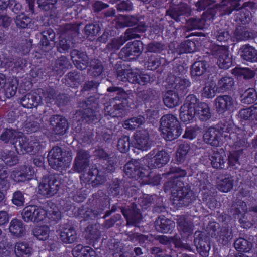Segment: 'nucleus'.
I'll return each mask as SVG.
<instances>
[{
  "instance_id": "18",
  "label": "nucleus",
  "mask_w": 257,
  "mask_h": 257,
  "mask_svg": "<svg viewBox=\"0 0 257 257\" xmlns=\"http://www.w3.org/2000/svg\"><path fill=\"white\" fill-rule=\"evenodd\" d=\"M9 230L12 236L21 237L25 235L26 227L21 220L15 218L11 221L9 226Z\"/></svg>"
},
{
  "instance_id": "61",
  "label": "nucleus",
  "mask_w": 257,
  "mask_h": 257,
  "mask_svg": "<svg viewBox=\"0 0 257 257\" xmlns=\"http://www.w3.org/2000/svg\"><path fill=\"white\" fill-rule=\"evenodd\" d=\"M237 215L241 227L244 228H248L252 225V223L248 220L247 213H245L244 214L240 213Z\"/></svg>"
},
{
  "instance_id": "36",
  "label": "nucleus",
  "mask_w": 257,
  "mask_h": 257,
  "mask_svg": "<svg viewBox=\"0 0 257 257\" xmlns=\"http://www.w3.org/2000/svg\"><path fill=\"white\" fill-rule=\"evenodd\" d=\"M232 74L238 78L250 79L254 75L253 71L248 68L236 67L232 70Z\"/></svg>"
},
{
  "instance_id": "51",
  "label": "nucleus",
  "mask_w": 257,
  "mask_h": 257,
  "mask_svg": "<svg viewBox=\"0 0 257 257\" xmlns=\"http://www.w3.org/2000/svg\"><path fill=\"white\" fill-rule=\"evenodd\" d=\"M120 23L123 27H131L140 24L136 17L132 15H122Z\"/></svg>"
},
{
  "instance_id": "50",
  "label": "nucleus",
  "mask_w": 257,
  "mask_h": 257,
  "mask_svg": "<svg viewBox=\"0 0 257 257\" xmlns=\"http://www.w3.org/2000/svg\"><path fill=\"white\" fill-rule=\"evenodd\" d=\"M233 179L231 177H225L218 182V189L223 192L229 191L232 187Z\"/></svg>"
},
{
  "instance_id": "13",
  "label": "nucleus",
  "mask_w": 257,
  "mask_h": 257,
  "mask_svg": "<svg viewBox=\"0 0 257 257\" xmlns=\"http://www.w3.org/2000/svg\"><path fill=\"white\" fill-rule=\"evenodd\" d=\"M215 101L216 108L220 113L229 112L233 110V99L228 95L218 96L215 99Z\"/></svg>"
},
{
  "instance_id": "6",
  "label": "nucleus",
  "mask_w": 257,
  "mask_h": 257,
  "mask_svg": "<svg viewBox=\"0 0 257 257\" xmlns=\"http://www.w3.org/2000/svg\"><path fill=\"white\" fill-rule=\"evenodd\" d=\"M35 67L31 68L30 71V76L34 79V81H37L40 79L45 81L49 79H53L51 77H55V79L59 80L61 76V72L58 70V65H49L46 69L39 68L40 65H34Z\"/></svg>"
},
{
  "instance_id": "29",
  "label": "nucleus",
  "mask_w": 257,
  "mask_h": 257,
  "mask_svg": "<svg viewBox=\"0 0 257 257\" xmlns=\"http://www.w3.org/2000/svg\"><path fill=\"white\" fill-rule=\"evenodd\" d=\"M175 226L174 222L163 217H159L156 221L157 229L163 233L169 232L175 227Z\"/></svg>"
},
{
  "instance_id": "57",
  "label": "nucleus",
  "mask_w": 257,
  "mask_h": 257,
  "mask_svg": "<svg viewBox=\"0 0 257 257\" xmlns=\"http://www.w3.org/2000/svg\"><path fill=\"white\" fill-rule=\"evenodd\" d=\"M165 48V45L159 42H153L147 45V50L150 52L160 53Z\"/></svg>"
},
{
  "instance_id": "8",
  "label": "nucleus",
  "mask_w": 257,
  "mask_h": 257,
  "mask_svg": "<svg viewBox=\"0 0 257 257\" xmlns=\"http://www.w3.org/2000/svg\"><path fill=\"white\" fill-rule=\"evenodd\" d=\"M197 102L195 96L190 95L187 97L184 104L180 108V118L182 121L188 123L193 119L195 116V105Z\"/></svg>"
},
{
  "instance_id": "21",
  "label": "nucleus",
  "mask_w": 257,
  "mask_h": 257,
  "mask_svg": "<svg viewBox=\"0 0 257 257\" xmlns=\"http://www.w3.org/2000/svg\"><path fill=\"white\" fill-rule=\"evenodd\" d=\"M241 58L251 63L257 62V50L249 45H243L240 48Z\"/></svg>"
},
{
  "instance_id": "25",
  "label": "nucleus",
  "mask_w": 257,
  "mask_h": 257,
  "mask_svg": "<svg viewBox=\"0 0 257 257\" xmlns=\"http://www.w3.org/2000/svg\"><path fill=\"white\" fill-rule=\"evenodd\" d=\"M214 35L217 41L226 42L230 38V33L228 28L223 24L216 25L214 29Z\"/></svg>"
},
{
  "instance_id": "15",
  "label": "nucleus",
  "mask_w": 257,
  "mask_h": 257,
  "mask_svg": "<svg viewBox=\"0 0 257 257\" xmlns=\"http://www.w3.org/2000/svg\"><path fill=\"white\" fill-rule=\"evenodd\" d=\"M42 38L40 41V47L42 50L48 52L54 46V39L55 34L51 28H48L42 32Z\"/></svg>"
},
{
  "instance_id": "31",
  "label": "nucleus",
  "mask_w": 257,
  "mask_h": 257,
  "mask_svg": "<svg viewBox=\"0 0 257 257\" xmlns=\"http://www.w3.org/2000/svg\"><path fill=\"white\" fill-rule=\"evenodd\" d=\"M219 132L215 128H209L203 136L204 141L212 146H216L219 145L218 135Z\"/></svg>"
},
{
  "instance_id": "37",
  "label": "nucleus",
  "mask_w": 257,
  "mask_h": 257,
  "mask_svg": "<svg viewBox=\"0 0 257 257\" xmlns=\"http://www.w3.org/2000/svg\"><path fill=\"white\" fill-rule=\"evenodd\" d=\"M71 58L74 64H85L88 63V57L84 52L73 50L70 52Z\"/></svg>"
},
{
  "instance_id": "47",
  "label": "nucleus",
  "mask_w": 257,
  "mask_h": 257,
  "mask_svg": "<svg viewBox=\"0 0 257 257\" xmlns=\"http://www.w3.org/2000/svg\"><path fill=\"white\" fill-rule=\"evenodd\" d=\"M257 98V94L254 89L250 88L246 90L242 96L241 101L246 104L253 103Z\"/></svg>"
},
{
  "instance_id": "41",
  "label": "nucleus",
  "mask_w": 257,
  "mask_h": 257,
  "mask_svg": "<svg viewBox=\"0 0 257 257\" xmlns=\"http://www.w3.org/2000/svg\"><path fill=\"white\" fill-rule=\"evenodd\" d=\"M145 122V118L141 116L134 117L124 121L123 127L125 129L133 130Z\"/></svg>"
},
{
  "instance_id": "11",
  "label": "nucleus",
  "mask_w": 257,
  "mask_h": 257,
  "mask_svg": "<svg viewBox=\"0 0 257 257\" xmlns=\"http://www.w3.org/2000/svg\"><path fill=\"white\" fill-rule=\"evenodd\" d=\"M165 86L168 89L174 88L180 94L186 92V89L190 85V82L186 79L175 77L174 75H170L166 79Z\"/></svg>"
},
{
  "instance_id": "38",
  "label": "nucleus",
  "mask_w": 257,
  "mask_h": 257,
  "mask_svg": "<svg viewBox=\"0 0 257 257\" xmlns=\"http://www.w3.org/2000/svg\"><path fill=\"white\" fill-rule=\"evenodd\" d=\"M16 26L20 29H24L30 26L31 19L23 13L16 16L14 19Z\"/></svg>"
},
{
  "instance_id": "4",
  "label": "nucleus",
  "mask_w": 257,
  "mask_h": 257,
  "mask_svg": "<svg viewBox=\"0 0 257 257\" xmlns=\"http://www.w3.org/2000/svg\"><path fill=\"white\" fill-rule=\"evenodd\" d=\"M61 184L59 175H50L47 179L45 178L42 182L39 183L38 193L46 198L51 197L57 194Z\"/></svg>"
},
{
  "instance_id": "20",
  "label": "nucleus",
  "mask_w": 257,
  "mask_h": 257,
  "mask_svg": "<svg viewBox=\"0 0 257 257\" xmlns=\"http://www.w3.org/2000/svg\"><path fill=\"white\" fill-rule=\"evenodd\" d=\"M20 135L19 132L14 128H5L0 136V139L6 144L14 145L17 143Z\"/></svg>"
},
{
  "instance_id": "27",
  "label": "nucleus",
  "mask_w": 257,
  "mask_h": 257,
  "mask_svg": "<svg viewBox=\"0 0 257 257\" xmlns=\"http://www.w3.org/2000/svg\"><path fill=\"white\" fill-rule=\"evenodd\" d=\"M225 153L221 149L218 152H214L210 158L212 166L214 168H222L225 162Z\"/></svg>"
},
{
  "instance_id": "53",
  "label": "nucleus",
  "mask_w": 257,
  "mask_h": 257,
  "mask_svg": "<svg viewBox=\"0 0 257 257\" xmlns=\"http://www.w3.org/2000/svg\"><path fill=\"white\" fill-rule=\"evenodd\" d=\"M237 14V18L243 24L249 23L251 20V13L247 9H240Z\"/></svg>"
},
{
  "instance_id": "64",
  "label": "nucleus",
  "mask_w": 257,
  "mask_h": 257,
  "mask_svg": "<svg viewBox=\"0 0 257 257\" xmlns=\"http://www.w3.org/2000/svg\"><path fill=\"white\" fill-rule=\"evenodd\" d=\"M240 153V151H235L230 153L228 157V163L230 166H233L238 164V156Z\"/></svg>"
},
{
  "instance_id": "54",
  "label": "nucleus",
  "mask_w": 257,
  "mask_h": 257,
  "mask_svg": "<svg viewBox=\"0 0 257 257\" xmlns=\"http://www.w3.org/2000/svg\"><path fill=\"white\" fill-rule=\"evenodd\" d=\"M234 84L233 80L229 77L222 78L218 82V92L226 90L231 87Z\"/></svg>"
},
{
  "instance_id": "30",
  "label": "nucleus",
  "mask_w": 257,
  "mask_h": 257,
  "mask_svg": "<svg viewBox=\"0 0 257 257\" xmlns=\"http://www.w3.org/2000/svg\"><path fill=\"white\" fill-rule=\"evenodd\" d=\"M195 116L198 117L200 120H206L210 117V109L208 105L204 103L195 105Z\"/></svg>"
},
{
  "instance_id": "48",
  "label": "nucleus",
  "mask_w": 257,
  "mask_h": 257,
  "mask_svg": "<svg viewBox=\"0 0 257 257\" xmlns=\"http://www.w3.org/2000/svg\"><path fill=\"white\" fill-rule=\"evenodd\" d=\"M196 50L195 42L190 39L184 41L180 45V52L183 53H192Z\"/></svg>"
},
{
  "instance_id": "56",
  "label": "nucleus",
  "mask_w": 257,
  "mask_h": 257,
  "mask_svg": "<svg viewBox=\"0 0 257 257\" xmlns=\"http://www.w3.org/2000/svg\"><path fill=\"white\" fill-rule=\"evenodd\" d=\"M12 202L17 207L23 206L25 202V198L23 193L20 191H15L13 193Z\"/></svg>"
},
{
  "instance_id": "58",
  "label": "nucleus",
  "mask_w": 257,
  "mask_h": 257,
  "mask_svg": "<svg viewBox=\"0 0 257 257\" xmlns=\"http://www.w3.org/2000/svg\"><path fill=\"white\" fill-rule=\"evenodd\" d=\"M201 132L200 128L196 126L187 127L183 135V137L190 140H193Z\"/></svg>"
},
{
  "instance_id": "33",
  "label": "nucleus",
  "mask_w": 257,
  "mask_h": 257,
  "mask_svg": "<svg viewBox=\"0 0 257 257\" xmlns=\"http://www.w3.org/2000/svg\"><path fill=\"white\" fill-rule=\"evenodd\" d=\"M34 237L39 240H46L50 234V228L46 225L38 226L33 230Z\"/></svg>"
},
{
  "instance_id": "42",
  "label": "nucleus",
  "mask_w": 257,
  "mask_h": 257,
  "mask_svg": "<svg viewBox=\"0 0 257 257\" xmlns=\"http://www.w3.org/2000/svg\"><path fill=\"white\" fill-rule=\"evenodd\" d=\"M65 35H67V37H70L69 41L78 36L79 34V25L76 24L72 23H66L65 24ZM68 40H67L65 42Z\"/></svg>"
},
{
  "instance_id": "14",
  "label": "nucleus",
  "mask_w": 257,
  "mask_h": 257,
  "mask_svg": "<svg viewBox=\"0 0 257 257\" xmlns=\"http://www.w3.org/2000/svg\"><path fill=\"white\" fill-rule=\"evenodd\" d=\"M43 98L36 92H31L23 96L21 100V105L25 108L36 107L42 101Z\"/></svg>"
},
{
  "instance_id": "9",
  "label": "nucleus",
  "mask_w": 257,
  "mask_h": 257,
  "mask_svg": "<svg viewBox=\"0 0 257 257\" xmlns=\"http://www.w3.org/2000/svg\"><path fill=\"white\" fill-rule=\"evenodd\" d=\"M143 45L142 42L139 40L128 43L121 50L120 57L124 61L135 59L143 51Z\"/></svg>"
},
{
  "instance_id": "28",
  "label": "nucleus",
  "mask_w": 257,
  "mask_h": 257,
  "mask_svg": "<svg viewBox=\"0 0 257 257\" xmlns=\"http://www.w3.org/2000/svg\"><path fill=\"white\" fill-rule=\"evenodd\" d=\"M234 37L237 41H244L253 38L254 34L246 27L240 26L236 28Z\"/></svg>"
},
{
  "instance_id": "63",
  "label": "nucleus",
  "mask_w": 257,
  "mask_h": 257,
  "mask_svg": "<svg viewBox=\"0 0 257 257\" xmlns=\"http://www.w3.org/2000/svg\"><path fill=\"white\" fill-rule=\"evenodd\" d=\"M45 158L42 156H37L33 159V164L38 169H36V170H45L44 163Z\"/></svg>"
},
{
  "instance_id": "22",
  "label": "nucleus",
  "mask_w": 257,
  "mask_h": 257,
  "mask_svg": "<svg viewBox=\"0 0 257 257\" xmlns=\"http://www.w3.org/2000/svg\"><path fill=\"white\" fill-rule=\"evenodd\" d=\"M0 159L6 165L11 167L16 165L19 158L16 153L11 150H4L0 152Z\"/></svg>"
},
{
  "instance_id": "62",
  "label": "nucleus",
  "mask_w": 257,
  "mask_h": 257,
  "mask_svg": "<svg viewBox=\"0 0 257 257\" xmlns=\"http://www.w3.org/2000/svg\"><path fill=\"white\" fill-rule=\"evenodd\" d=\"M133 8L132 3L130 0L123 1L117 5V9L119 11H128Z\"/></svg>"
},
{
  "instance_id": "43",
  "label": "nucleus",
  "mask_w": 257,
  "mask_h": 257,
  "mask_svg": "<svg viewBox=\"0 0 257 257\" xmlns=\"http://www.w3.org/2000/svg\"><path fill=\"white\" fill-rule=\"evenodd\" d=\"M58 0H37L38 7L41 10L49 12L55 8Z\"/></svg>"
},
{
  "instance_id": "3",
  "label": "nucleus",
  "mask_w": 257,
  "mask_h": 257,
  "mask_svg": "<svg viewBox=\"0 0 257 257\" xmlns=\"http://www.w3.org/2000/svg\"><path fill=\"white\" fill-rule=\"evenodd\" d=\"M160 131L163 137L166 141H172L182 133L177 119L172 114L162 117L160 121Z\"/></svg>"
},
{
  "instance_id": "19",
  "label": "nucleus",
  "mask_w": 257,
  "mask_h": 257,
  "mask_svg": "<svg viewBox=\"0 0 257 257\" xmlns=\"http://www.w3.org/2000/svg\"><path fill=\"white\" fill-rule=\"evenodd\" d=\"M2 90L7 98H10L14 96L16 93L18 85V80L15 78L8 79L5 80V83L2 85Z\"/></svg>"
},
{
  "instance_id": "60",
  "label": "nucleus",
  "mask_w": 257,
  "mask_h": 257,
  "mask_svg": "<svg viewBox=\"0 0 257 257\" xmlns=\"http://www.w3.org/2000/svg\"><path fill=\"white\" fill-rule=\"evenodd\" d=\"M12 18L6 13H0V27L7 29L12 23Z\"/></svg>"
},
{
  "instance_id": "23",
  "label": "nucleus",
  "mask_w": 257,
  "mask_h": 257,
  "mask_svg": "<svg viewBox=\"0 0 257 257\" xmlns=\"http://www.w3.org/2000/svg\"><path fill=\"white\" fill-rule=\"evenodd\" d=\"M37 170L35 171L34 167L31 166L26 167L25 171H20L15 176L17 181L18 182H24L34 178H37Z\"/></svg>"
},
{
  "instance_id": "2",
  "label": "nucleus",
  "mask_w": 257,
  "mask_h": 257,
  "mask_svg": "<svg viewBox=\"0 0 257 257\" xmlns=\"http://www.w3.org/2000/svg\"><path fill=\"white\" fill-rule=\"evenodd\" d=\"M186 174L183 170L179 168H172L169 173L164 174L163 176L168 178L170 180L166 184L165 189L168 190L169 187L172 188V193L173 199H178L180 201L190 202L191 199L190 197L192 193L189 190L187 186H183V183L180 181V177L184 176Z\"/></svg>"
},
{
  "instance_id": "44",
  "label": "nucleus",
  "mask_w": 257,
  "mask_h": 257,
  "mask_svg": "<svg viewBox=\"0 0 257 257\" xmlns=\"http://www.w3.org/2000/svg\"><path fill=\"white\" fill-rule=\"evenodd\" d=\"M169 156L165 151H161L159 152L154 157L155 167H161L163 165L166 164L169 161Z\"/></svg>"
},
{
  "instance_id": "32",
  "label": "nucleus",
  "mask_w": 257,
  "mask_h": 257,
  "mask_svg": "<svg viewBox=\"0 0 257 257\" xmlns=\"http://www.w3.org/2000/svg\"><path fill=\"white\" fill-rule=\"evenodd\" d=\"M163 101L165 105L169 108H173L178 104V95L173 90H168L164 95Z\"/></svg>"
},
{
  "instance_id": "24",
  "label": "nucleus",
  "mask_w": 257,
  "mask_h": 257,
  "mask_svg": "<svg viewBox=\"0 0 257 257\" xmlns=\"http://www.w3.org/2000/svg\"><path fill=\"white\" fill-rule=\"evenodd\" d=\"M240 0H222L221 9L223 15H230L233 11H238L241 8Z\"/></svg>"
},
{
  "instance_id": "26",
  "label": "nucleus",
  "mask_w": 257,
  "mask_h": 257,
  "mask_svg": "<svg viewBox=\"0 0 257 257\" xmlns=\"http://www.w3.org/2000/svg\"><path fill=\"white\" fill-rule=\"evenodd\" d=\"M146 28L147 26L145 23L140 22L136 27L127 29L124 36L122 37L124 38L125 42L132 39L140 38V36L137 33L143 32L146 31Z\"/></svg>"
},
{
  "instance_id": "5",
  "label": "nucleus",
  "mask_w": 257,
  "mask_h": 257,
  "mask_svg": "<svg viewBox=\"0 0 257 257\" xmlns=\"http://www.w3.org/2000/svg\"><path fill=\"white\" fill-rule=\"evenodd\" d=\"M36 137L37 136H34V138L31 137L29 140L25 136L20 135L17 140L18 144L16 143L14 146L18 154L23 155L30 153L31 155H35L38 153L41 149V145Z\"/></svg>"
},
{
  "instance_id": "12",
  "label": "nucleus",
  "mask_w": 257,
  "mask_h": 257,
  "mask_svg": "<svg viewBox=\"0 0 257 257\" xmlns=\"http://www.w3.org/2000/svg\"><path fill=\"white\" fill-rule=\"evenodd\" d=\"M133 142L135 147L142 151H147L151 147V143L147 130L137 131L134 135Z\"/></svg>"
},
{
  "instance_id": "46",
  "label": "nucleus",
  "mask_w": 257,
  "mask_h": 257,
  "mask_svg": "<svg viewBox=\"0 0 257 257\" xmlns=\"http://www.w3.org/2000/svg\"><path fill=\"white\" fill-rule=\"evenodd\" d=\"M125 42V40L122 36L114 38L107 44L106 49L109 51L114 52L119 49L120 47Z\"/></svg>"
},
{
  "instance_id": "49",
  "label": "nucleus",
  "mask_w": 257,
  "mask_h": 257,
  "mask_svg": "<svg viewBox=\"0 0 257 257\" xmlns=\"http://www.w3.org/2000/svg\"><path fill=\"white\" fill-rule=\"evenodd\" d=\"M234 247L238 251L248 252L251 247V244L243 238L237 239L234 242Z\"/></svg>"
},
{
  "instance_id": "1",
  "label": "nucleus",
  "mask_w": 257,
  "mask_h": 257,
  "mask_svg": "<svg viewBox=\"0 0 257 257\" xmlns=\"http://www.w3.org/2000/svg\"><path fill=\"white\" fill-rule=\"evenodd\" d=\"M192 9L186 3L181 2L178 5L169 6L166 11V16H169L176 22L186 21L185 26L189 30H201L205 26V20L201 16L200 17L194 16L188 19H184V16H191Z\"/></svg>"
},
{
  "instance_id": "52",
  "label": "nucleus",
  "mask_w": 257,
  "mask_h": 257,
  "mask_svg": "<svg viewBox=\"0 0 257 257\" xmlns=\"http://www.w3.org/2000/svg\"><path fill=\"white\" fill-rule=\"evenodd\" d=\"M215 2V0H194V4L198 12L209 9Z\"/></svg>"
},
{
  "instance_id": "40",
  "label": "nucleus",
  "mask_w": 257,
  "mask_h": 257,
  "mask_svg": "<svg viewBox=\"0 0 257 257\" xmlns=\"http://www.w3.org/2000/svg\"><path fill=\"white\" fill-rule=\"evenodd\" d=\"M218 91V89L216 87L215 82L211 81L206 84L202 92L203 97L210 98L213 97L216 92Z\"/></svg>"
},
{
  "instance_id": "39",
  "label": "nucleus",
  "mask_w": 257,
  "mask_h": 257,
  "mask_svg": "<svg viewBox=\"0 0 257 257\" xmlns=\"http://www.w3.org/2000/svg\"><path fill=\"white\" fill-rule=\"evenodd\" d=\"M9 186L8 172L3 165H0V190L6 191Z\"/></svg>"
},
{
  "instance_id": "10",
  "label": "nucleus",
  "mask_w": 257,
  "mask_h": 257,
  "mask_svg": "<svg viewBox=\"0 0 257 257\" xmlns=\"http://www.w3.org/2000/svg\"><path fill=\"white\" fill-rule=\"evenodd\" d=\"M63 158L62 149L58 146L53 147L47 157L49 165L54 169L60 171L64 169Z\"/></svg>"
},
{
  "instance_id": "55",
  "label": "nucleus",
  "mask_w": 257,
  "mask_h": 257,
  "mask_svg": "<svg viewBox=\"0 0 257 257\" xmlns=\"http://www.w3.org/2000/svg\"><path fill=\"white\" fill-rule=\"evenodd\" d=\"M189 149V146L187 144H182L179 146L176 155L178 162H181L185 159Z\"/></svg>"
},
{
  "instance_id": "59",
  "label": "nucleus",
  "mask_w": 257,
  "mask_h": 257,
  "mask_svg": "<svg viewBox=\"0 0 257 257\" xmlns=\"http://www.w3.org/2000/svg\"><path fill=\"white\" fill-rule=\"evenodd\" d=\"M84 30L88 36H96L100 31V28L98 24H89L85 26Z\"/></svg>"
},
{
  "instance_id": "35",
  "label": "nucleus",
  "mask_w": 257,
  "mask_h": 257,
  "mask_svg": "<svg viewBox=\"0 0 257 257\" xmlns=\"http://www.w3.org/2000/svg\"><path fill=\"white\" fill-rule=\"evenodd\" d=\"M200 235V232H195L194 242L200 255L203 257H206L208 255L210 247L208 244L206 246L203 240L197 238V236H199Z\"/></svg>"
},
{
  "instance_id": "7",
  "label": "nucleus",
  "mask_w": 257,
  "mask_h": 257,
  "mask_svg": "<svg viewBox=\"0 0 257 257\" xmlns=\"http://www.w3.org/2000/svg\"><path fill=\"white\" fill-rule=\"evenodd\" d=\"M47 215V211L43 207L35 205L25 206L22 212V217L26 222H39L43 221Z\"/></svg>"
},
{
  "instance_id": "45",
  "label": "nucleus",
  "mask_w": 257,
  "mask_h": 257,
  "mask_svg": "<svg viewBox=\"0 0 257 257\" xmlns=\"http://www.w3.org/2000/svg\"><path fill=\"white\" fill-rule=\"evenodd\" d=\"M39 123L34 120H31V118L27 119L24 123L23 131L26 134H29L32 133H36L39 129Z\"/></svg>"
},
{
  "instance_id": "34",
  "label": "nucleus",
  "mask_w": 257,
  "mask_h": 257,
  "mask_svg": "<svg viewBox=\"0 0 257 257\" xmlns=\"http://www.w3.org/2000/svg\"><path fill=\"white\" fill-rule=\"evenodd\" d=\"M72 253L74 257H93L94 252L89 247L78 245L73 249Z\"/></svg>"
},
{
  "instance_id": "16",
  "label": "nucleus",
  "mask_w": 257,
  "mask_h": 257,
  "mask_svg": "<svg viewBox=\"0 0 257 257\" xmlns=\"http://www.w3.org/2000/svg\"><path fill=\"white\" fill-rule=\"evenodd\" d=\"M17 257H30L33 253V243L27 241L17 242L15 245Z\"/></svg>"
},
{
  "instance_id": "17",
  "label": "nucleus",
  "mask_w": 257,
  "mask_h": 257,
  "mask_svg": "<svg viewBox=\"0 0 257 257\" xmlns=\"http://www.w3.org/2000/svg\"><path fill=\"white\" fill-rule=\"evenodd\" d=\"M50 125L53 133L63 135L64 134V116L61 115H53L50 119Z\"/></svg>"
}]
</instances>
